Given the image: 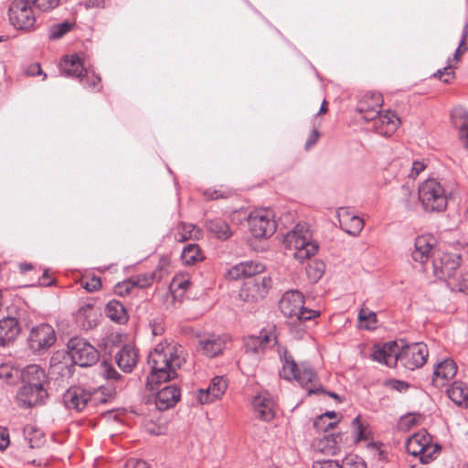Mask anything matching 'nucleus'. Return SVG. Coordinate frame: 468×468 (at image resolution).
<instances>
[{"mask_svg":"<svg viewBox=\"0 0 468 468\" xmlns=\"http://www.w3.org/2000/svg\"><path fill=\"white\" fill-rule=\"evenodd\" d=\"M184 363V350L181 346L176 343H159L148 356L150 374L146 379V387L154 390L161 382L176 378V370Z\"/></svg>","mask_w":468,"mask_h":468,"instance_id":"f257e3e1","label":"nucleus"},{"mask_svg":"<svg viewBox=\"0 0 468 468\" xmlns=\"http://www.w3.org/2000/svg\"><path fill=\"white\" fill-rule=\"evenodd\" d=\"M279 355L282 363L280 376L286 380H296L302 387L306 388L308 394L324 392L321 387H316L314 382L317 375L313 367L308 363L296 364L292 356L285 348H279Z\"/></svg>","mask_w":468,"mask_h":468,"instance_id":"f03ea898","label":"nucleus"},{"mask_svg":"<svg viewBox=\"0 0 468 468\" xmlns=\"http://www.w3.org/2000/svg\"><path fill=\"white\" fill-rule=\"evenodd\" d=\"M287 250L299 261H303L316 254L318 245L313 240L312 231L306 223H298L283 239Z\"/></svg>","mask_w":468,"mask_h":468,"instance_id":"7ed1b4c3","label":"nucleus"},{"mask_svg":"<svg viewBox=\"0 0 468 468\" xmlns=\"http://www.w3.org/2000/svg\"><path fill=\"white\" fill-rule=\"evenodd\" d=\"M449 193L436 178H428L419 186V199L426 212H441L448 206Z\"/></svg>","mask_w":468,"mask_h":468,"instance_id":"20e7f679","label":"nucleus"},{"mask_svg":"<svg viewBox=\"0 0 468 468\" xmlns=\"http://www.w3.org/2000/svg\"><path fill=\"white\" fill-rule=\"evenodd\" d=\"M304 297L300 291L285 292L282 296L279 308L284 316L299 322L309 321L320 315V311L308 309L303 306Z\"/></svg>","mask_w":468,"mask_h":468,"instance_id":"39448f33","label":"nucleus"},{"mask_svg":"<svg viewBox=\"0 0 468 468\" xmlns=\"http://www.w3.org/2000/svg\"><path fill=\"white\" fill-rule=\"evenodd\" d=\"M107 399L98 390L93 392L79 386L70 387L63 394V403L69 410L81 412L86 408L94 407L98 402L106 403Z\"/></svg>","mask_w":468,"mask_h":468,"instance_id":"423d86ee","label":"nucleus"},{"mask_svg":"<svg viewBox=\"0 0 468 468\" xmlns=\"http://www.w3.org/2000/svg\"><path fill=\"white\" fill-rule=\"evenodd\" d=\"M461 264L459 254L448 253L438 250L433 254V260L430 265L424 266L426 271L430 270L435 277L441 280H453L458 282L457 270Z\"/></svg>","mask_w":468,"mask_h":468,"instance_id":"0eeeda50","label":"nucleus"},{"mask_svg":"<svg viewBox=\"0 0 468 468\" xmlns=\"http://www.w3.org/2000/svg\"><path fill=\"white\" fill-rule=\"evenodd\" d=\"M60 68L64 76L79 79L84 87L96 88L101 83V77L85 69L82 60L76 54L65 57Z\"/></svg>","mask_w":468,"mask_h":468,"instance_id":"6e6552de","label":"nucleus"},{"mask_svg":"<svg viewBox=\"0 0 468 468\" xmlns=\"http://www.w3.org/2000/svg\"><path fill=\"white\" fill-rule=\"evenodd\" d=\"M57 340L54 328L46 323L33 326L27 337L28 349L35 355L45 354Z\"/></svg>","mask_w":468,"mask_h":468,"instance_id":"1a4fd4ad","label":"nucleus"},{"mask_svg":"<svg viewBox=\"0 0 468 468\" xmlns=\"http://www.w3.org/2000/svg\"><path fill=\"white\" fill-rule=\"evenodd\" d=\"M248 225L250 232L255 239L269 238L276 230L273 213L266 208L251 211L248 217Z\"/></svg>","mask_w":468,"mask_h":468,"instance_id":"9d476101","label":"nucleus"},{"mask_svg":"<svg viewBox=\"0 0 468 468\" xmlns=\"http://www.w3.org/2000/svg\"><path fill=\"white\" fill-rule=\"evenodd\" d=\"M68 348L73 363L81 367H91L99 360L98 350L84 338H70Z\"/></svg>","mask_w":468,"mask_h":468,"instance_id":"9b49d317","label":"nucleus"},{"mask_svg":"<svg viewBox=\"0 0 468 468\" xmlns=\"http://www.w3.org/2000/svg\"><path fill=\"white\" fill-rule=\"evenodd\" d=\"M428 356L429 350L425 344L412 343L397 351L396 365L399 364L409 370H415L424 366Z\"/></svg>","mask_w":468,"mask_h":468,"instance_id":"f8f14e48","label":"nucleus"},{"mask_svg":"<svg viewBox=\"0 0 468 468\" xmlns=\"http://www.w3.org/2000/svg\"><path fill=\"white\" fill-rule=\"evenodd\" d=\"M8 16L11 24L19 30H29L36 23L33 5L29 0H13L9 5Z\"/></svg>","mask_w":468,"mask_h":468,"instance_id":"ddd939ff","label":"nucleus"},{"mask_svg":"<svg viewBox=\"0 0 468 468\" xmlns=\"http://www.w3.org/2000/svg\"><path fill=\"white\" fill-rule=\"evenodd\" d=\"M272 281L268 276L257 277L246 282L240 292L239 297L248 303L262 300L271 287Z\"/></svg>","mask_w":468,"mask_h":468,"instance_id":"4468645a","label":"nucleus"},{"mask_svg":"<svg viewBox=\"0 0 468 468\" xmlns=\"http://www.w3.org/2000/svg\"><path fill=\"white\" fill-rule=\"evenodd\" d=\"M47 397L46 388L23 384L16 393V402L19 407L28 409L42 404Z\"/></svg>","mask_w":468,"mask_h":468,"instance_id":"2eb2a0df","label":"nucleus"},{"mask_svg":"<svg viewBox=\"0 0 468 468\" xmlns=\"http://www.w3.org/2000/svg\"><path fill=\"white\" fill-rule=\"evenodd\" d=\"M435 239L431 235H420L415 239L411 258L415 262L427 266L428 261L438 250H434Z\"/></svg>","mask_w":468,"mask_h":468,"instance_id":"dca6fc26","label":"nucleus"},{"mask_svg":"<svg viewBox=\"0 0 468 468\" xmlns=\"http://www.w3.org/2000/svg\"><path fill=\"white\" fill-rule=\"evenodd\" d=\"M382 104L383 98L380 93L368 92L358 101L356 109L366 122H369L380 112Z\"/></svg>","mask_w":468,"mask_h":468,"instance_id":"f3484780","label":"nucleus"},{"mask_svg":"<svg viewBox=\"0 0 468 468\" xmlns=\"http://www.w3.org/2000/svg\"><path fill=\"white\" fill-rule=\"evenodd\" d=\"M457 373V366L452 359H444L434 366L431 378L432 385L437 388L445 387Z\"/></svg>","mask_w":468,"mask_h":468,"instance_id":"a211bd4d","label":"nucleus"},{"mask_svg":"<svg viewBox=\"0 0 468 468\" xmlns=\"http://www.w3.org/2000/svg\"><path fill=\"white\" fill-rule=\"evenodd\" d=\"M374 131L383 136L392 135L399 125V119L395 112L387 111L384 113H378L377 117L370 120Z\"/></svg>","mask_w":468,"mask_h":468,"instance_id":"6ab92c4d","label":"nucleus"},{"mask_svg":"<svg viewBox=\"0 0 468 468\" xmlns=\"http://www.w3.org/2000/svg\"><path fill=\"white\" fill-rule=\"evenodd\" d=\"M276 344L277 336L274 332L262 330L259 335L248 336L245 339L244 346L248 353L258 354Z\"/></svg>","mask_w":468,"mask_h":468,"instance_id":"aec40b11","label":"nucleus"},{"mask_svg":"<svg viewBox=\"0 0 468 468\" xmlns=\"http://www.w3.org/2000/svg\"><path fill=\"white\" fill-rule=\"evenodd\" d=\"M227 388V380L221 376H217L211 379L207 388L198 390L197 399L202 404L214 402L226 392Z\"/></svg>","mask_w":468,"mask_h":468,"instance_id":"412c9836","label":"nucleus"},{"mask_svg":"<svg viewBox=\"0 0 468 468\" xmlns=\"http://www.w3.org/2000/svg\"><path fill=\"white\" fill-rule=\"evenodd\" d=\"M180 398V388L175 384L167 385L158 390L155 395L154 404L158 410L164 411L173 408L179 401Z\"/></svg>","mask_w":468,"mask_h":468,"instance_id":"4be33fe9","label":"nucleus"},{"mask_svg":"<svg viewBox=\"0 0 468 468\" xmlns=\"http://www.w3.org/2000/svg\"><path fill=\"white\" fill-rule=\"evenodd\" d=\"M341 229L351 236H357L364 227V221L358 216L353 215L349 208L341 207L337 212Z\"/></svg>","mask_w":468,"mask_h":468,"instance_id":"5701e85b","label":"nucleus"},{"mask_svg":"<svg viewBox=\"0 0 468 468\" xmlns=\"http://www.w3.org/2000/svg\"><path fill=\"white\" fill-rule=\"evenodd\" d=\"M398 345L396 342L374 345L371 358L388 367L396 366Z\"/></svg>","mask_w":468,"mask_h":468,"instance_id":"b1692460","label":"nucleus"},{"mask_svg":"<svg viewBox=\"0 0 468 468\" xmlns=\"http://www.w3.org/2000/svg\"><path fill=\"white\" fill-rule=\"evenodd\" d=\"M426 167L425 160L410 162V160L399 159L390 164V169L399 168L397 176L412 179H415Z\"/></svg>","mask_w":468,"mask_h":468,"instance_id":"393cba45","label":"nucleus"},{"mask_svg":"<svg viewBox=\"0 0 468 468\" xmlns=\"http://www.w3.org/2000/svg\"><path fill=\"white\" fill-rule=\"evenodd\" d=\"M20 378L23 384L33 386L35 384L38 388H46L48 377L45 370L38 365L32 364L24 367L20 372Z\"/></svg>","mask_w":468,"mask_h":468,"instance_id":"a878e982","label":"nucleus"},{"mask_svg":"<svg viewBox=\"0 0 468 468\" xmlns=\"http://www.w3.org/2000/svg\"><path fill=\"white\" fill-rule=\"evenodd\" d=\"M20 325L15 317H5L0 320V346L5 347L17 338Z\"/></svg>","mask_w":468,"mask_h":468,"instance_id":"bb28decb","label":"nucleus"},{"mask_svg":"<svg viewBox=\"0 0 468 468\" xmlns=\"http://www.w3.org/2000/svg\"><path fill=\"white\" fill-rule=\"evenodd\" d=\"M252 407L257 418L270 421L274 417V402L269 394L262 393L255 396L252 399Z\"/></svg>","mask_w":468,"mask_h":468,"instance_id":"cd10ccee","label":"nucleus"},{"mask_svg":"<svg viewBox=\"0 0 468 468\" xmlns=\"http://www.w3.org/2000/svg\"><path fill=\"white\" fill-rule=\"evenodd\" d=\"M115 362L123 372H132L138 362L136 349L131 345L123 346L115 355Z\"/></svg>","mask_w":468,"mask_h":468,"instance_id":"c85d7f7f","label":"nucleus"},{"mask_svg":"<svg viewBox=\"0 0 468 468\" xmlns=\"http://www.w3.org/2000/svg\"><path fill=\"white\" fill-rule=\"evenodd\" d=\"M451 118L453 126L459 130L460 140L468 149V111L462 106L455 107L452 111Z\"/></svg>","mask_w":468,"mask_h":468,"instance_id":"c756f323","label":"nucleus"},{"mask_svg":"<svg viewBox=\"0 0 468 468\" xmlns=\"http://www.w3.org/2000/svg\"><path fill=\"white\" fill-rule=\"evenodd\" d=\"M431 436L427 431L421 430L408 439L406 442L407 452L412 456H419L424 448L431 446Z\"/></svg>","mask_w":468,"mask_h":468,"instance_id":"7c9ffc66","label":"nucleus"},{"mask_svg":"<svg viewBox=\"0 0 468 468\" xmlns=\"http://www.w3.org/2000/svg\"><path fill=\"white\" fill-rule=\"evenodd\" d=\"M228 340L227 335H210L208 338L201 340L199 344L207 356L215 357L223 352Z\"/></svg>","mask_w":468,"mask_h":468,"instance_id":"2f4dec72","label":"nucleus"},{"mask_svg":"<svg viewBox=\"0 0 468 468\" xmlns=\"http://www.w3.org/2000/svg\"><path fill=\"white\" fill-rule=\"evenodd\" d=\"M206 228L210 234L220 240H227L233 235L229 223L220 218L207 219Z\"/></svg>","mask_w":468,"mask_h":468,"instance_id":"473e14b6","label":"nucleus"},{"mask_svg":"<svg viewBox=\"0 0 468 468\" xmlns=\"http://www.w3.org/2000/svg\"><path fill=\"white\" fill-rule=\"evenodd\" d=\"M341 437L339 434H324L321 439L314 442L317 451L325 454L335 455L339 450Z\"/></svg>","mask_w":468,"mask_h":468,"instance_id":"72a5a7b5","label":"nucleus"},{"mask_svg":"<svg viewBox=\"0 0 468 468\" xmlns=\"http://www.w3.org/2000/svg\"><path fill=\"white\" fill-rule=\"evenodd\" d=\"M105 314L112 321L118 324H125L128 321L126 308L117 300H112L106 304Z\"/></svg>","mask_w":468,"mask_h":468,"instance_id":"f704fd0d","label":"nucleus"},{"mask_svg":"<svg viewBox=\"0 0 468 468\" xmlns=\"http://www.w3.org/2000/svg\"><path fill=\"white\" fill-rule=\"evenodd\" d=\"M200 235L199 229L191 223L179 222L175 229L174 238L177 242H185Z\"/></svg>","mask_w":468,"mask_h":468,"instance_id":"c9c22d12","label":"nucleus"},{"mask_svg":"<svg viewBox=\"0 0 468 468\" xmlns=\"http://www.w3.org/2000/svg\"><path fill=\"white\" fill-rule=\"evenodd\" d=\"M205 259L200 247L196 243L186 245L181 253V260L185 265H194Z\"/></svg>","mask_w":468,"mask_h":468,"instance_id":"e433bc0d","label":"nucleus"},{"mask_svg":"<svg viewBox=\"0 0 468 468\" xmlns=\"http://www.w3.org/2000/svg\"><path fill=\"white\" fill-rule=\"evenodd\" d=\"M447 394L449 399L457 405H462L468 401V387L463 382L454 381L447 389Z\"/></svg>","mask_w":468,"mask_h":468,"instance_id":"4c0bfd02","label":"nucleus"},{"mask_svg":"<svg viewBox=\"0 0 468 468\" xmlns=\"http://www.w3.org/2000/svg\"><path fill=\"white\" fill-rule=\"evenodd\" d=\"M337 416L335 411H327L320 415L314 422V427L317 431H327L330 429H334L338 422L336 420Z\"/></svg>","mask_w":468,"mask_h":468,"instance_id":"58836bf2","label":"nucleus"},{"mask_svg":"<svg viewBox=\"0 0 468 468\" xmlns=\"http://www.w3.org/2000/svg\"><path fill=\"white\" fill-rule=\"evenodd\" d=\"M131 278L134 287L141 289L151 286L154 282L160 281V276L158 277V274L154 273V271L151 273H140L133 275Z\"/></svg>","mask_w":468,"mask_h":468,"instance_id":"ea45409f","label":"nucleus"},{"mask_svg":"<svg viewBox=\"0 0 468 468\" xmlns=\"http://www.w3.org/2000/svg\"><path fill=\"white\" fill-rule=\"evenodd\" d=\"M324 272V264L323 261H314L311 262L306 268L308 279L312 282H317Z\"/></svg>","mask_w":468,"mask_h":468,"instance_id":"a19ab883","label":"nucleus"},{"mask_svg":"<svg viewBox=\"0 0 468 468\" xmlns=\"http://www.w3.org/2000/svg\"><path fill=\"white\" fill-rule=\"evenodd\" d=\"M73 27V24L65 21L59 24L53 25L49 27V38L50 39H59L65 34L69 32Z\"/></svg>","mask_w":468,"mask_h":468,"instance_id":"79ce46f5","label":"nucleus"},{"mask_svg":"<svg viewBox=\"0 0 468 468\" xmlns=\"http://www.w3.org/2000/svg\"><path fill=\"white\" fill-rule=\"evenodd\" d=\"M441 450V446L437 443L428 446L424 448V450L419 454L420 461L421 463L427 464L430 463L432 460H434V455Z\"/></svg>","mask_w":468,"mask_h":468,"instance_id":"37998d69","label":"nucleus"},{"mask_svg":"<svg viewBox=\"0 0 468 468\" xmlns=\"http://www.w3.org/2000/svg\"><path fill=\"white\" fill-rule=\"evenodd\" d=\"M243 267L246 271L244 272L245 278L260 274L265 270V266L262 263L253 261H243Z\"/></svg>","mask_w":468,"mask_h":468,"instance_id":"c03bdc74","label":"nucleus"},{"mask_svg":"<svg viewBox=\"0 0 468 468\" xmlns=\"http://www.w3.org/2000/svg\"><path fill=\"white\" fill-rule=\"evenodd\" d=\"M341 468H367L366 463L356 455L346 456L340 464Z\"/></svg>","mask_w":468,"mask_h":468,"instance_id":"a18cd8bd","label":"nucleus"},{"mask_svg":"<svg viewBox=\"0 0 468 468\" xmlns=\"http://www.w3.org/2000/svg\"><path fill=\"white\" fill-rule=\"evenodd\" d=\"M353 428L356 433V441H367V427L361 422L360 417H356L352 421Z\"/></svg>","mask_w":468,"mask_h":468,"instance_id":"49530a36","label":"nucleus"},{"mask_svg":"<svg viewBox=\"0 0 468 468\" xmlns=\"http://www.w3.org/2000/svg\"><path fill=\"white\" fill-rule=\"evenodd\" d=\"M40 11L48 12L58 5L59 0H29Z\"/></svg>","mask_w":468,"mask_h":468,"instance_id":"de8ad7c7","label":"nucleus"},{"mask_svg":"<svg viewBox=\"0 0 468 468\" xmlns=\"http://www.w3.org/2000/svg\"><path fill=\"white\" fill-rule=\"evenodd\" d=\"M81 286L88 292L98 291L101 287V281L99 277L92 276L81 280Z\"/></svg>","mask_w":468,"mask_h":468,"instance_id":"09e8293b","label":"nucleus"},{"mask_svg":"<svg viewBox=\"0 0 468 468\" xmlns=\"http://www.w3.org/2000/svg\"><path fill=\"white\" fill-rule=\"evenodd\" d=\"M133 288L134 285L132 281V278L130 277L129 279L117 283L116 286L114 287V292L116 294L120 296H124L129 294Z\"/></svg>","mask_w":468,"mask_h":468,"instance_id":"8fccbe9b","label":"nucleus"},{"mask_svg":"<svg viewBox=\"0 0 468 468\" xmlns=\"http://www.w3.org/2000/svg\"><path fill=\"white\" fill-rule=\"evenodd\" d=\"M101 374L107 379L118 380L122 378L121 374L118 373L112 365L108 364L105 361H103L101 364Z\"/></svg>","mask_w":468,"mask_h":468,"instance_id":"3c124183","label":"nucleus"},{"mask_svg":"<svg viewBox=\"0 0 468 468\" xmlns=\"http://www.w3.org/2000/svg\"><path fill=\"white\" fill-rule=\"evenodd\" d=\"M170 265V260L166 256L160 258L158 265L156 266L154 273H157L160 276V281L168 274V267Z\"/></svg>","mask_w":468,"mask_h":468,"instance_id":"603ef678","label":"nucleus"},{"mask_svg":"<svg viewBox=\"0 0 468 468\" xmlns=\"http://www.w3.org/2000/svg\"><path fill=\"white\" fill-rule=\"evenodd\" d=\"M454 75L452 66H447L442 69H438L433 76L441 80L444 83H449L454 78Z\"/></svg>","mask_w":468,"mask_h":468,"instance_id":"864d4df0","label":"nucleus"},{"mask_svg":"<svg viewBox=\"0 0 468 468\" xmlns=\"http://www.w3.org/2000/svg\"><path fill=\"white\" fill-rule=\"evenodd\" d=\"M385 386L399 392H405L410 387L407 382L398 379H388L385 381Z\"/></svg>","mask_w":468,"mask_h":468,"instance_id":"5fc2aeb1","label":"nucleus"},{"mask_svg":"<svg viewBox=\"0 0 468 468\" xmlns=\"http://www.w3.org/2000/svg\"><path fill=\"white\" fill-rule=\"evenodd\" d=\"M244 272H246V271L243 267V262H240V263H238L234 266H232L228 271V275L232 280H239V279L245 278Z\"/></svg>","mask_w":468,"mask_h":468,"instance_id":"6e6d98bb","label":"nucleus"},{"mask_svg":"<svg viewBox=\"0 0 468 468\" xmlns=\"http://www.w3.org/2000/svg\"><path fill=\"white\" fill-rule=\"evenodd\" d=\"M229 191H221L216 189H207L204 192V196L208 200H216L218 198H228L229 197Z\"/></svg>","mask_w":468,"mask_h":468,"instance_id":"4d7b16f0","label":"nucleus"},{"mask_svg":"<svg viewBox=\"0 0 468 468\" xmlns=\"http://www.w3.org/2000/svg\"><path fill=\"white\" fill-rule=\"evenodd\" d=\"M14 374H18L17 370H14L8 365H1L0 366V378L5 379L6 382L11 383L14 378Z\"/></svg>","mask_w":468,"mask_h":468,"instance_id":"13d9d810","label":"nucleus"},{"mask_svg":"<svg viewBox=\"0 0 468 468\" xmlns=\"http://www.w3.org/2000/svg\"><path fill=\"white\" fill-rule=\"evenodd\" d=\"M92 315H95L94 314V307L90 303H86L80 307L78 311V319H87L90 318Z\"/></svg>","mask_w":468,"mask_h":468,"instance_id":"bf43d9fd","label":"nucleus"},{"mask_svg":"<svg viewBox=\"0 0 468 468\" xmlns=\"http://www.w3.org/2000/svg\"><path fill=\"white\" fill-rule=\"evenodd\" d=\"M313 468H341L340 463L334 460L315 461Z\"/></svg>","mask_w":468,"mask_h":468,"instance_id":"052dcab7","label":"nucleus"},{"mask_svg":"<svg viewBox=\"0 0 468 468\" xmlns=\"http://www.w3.org/2000/svg\"><path fill=\"white\" fill-rule=\"evenodd\" d=\"M320 137V133L319 131L316 129V128H314L306 141V144H305V149L306 150H309L310 148H312L314 145L316 144L318 139Z\"/></svg>","mask_w":468,"mask_h":468,"instance_id":"680f3d73","label":"nucleus"},{"mask_svg":"<svg viewBox=\"0 0 468 468\" xmlns=\"http://www.w3.org/2000/svg\"><path fill=\"white\" fill-rule=\"evenodd\" d=\"M124 468H150L148 463L143 460L130 459L126 462Z\"/></svg>","mask_w":468,"mask_h":468,"instance_id":"e2e57ef3","label":"nucleus"},{"mask_svg":"<svg viewBox=\"0 0 468 468\" xmlns=\"http://www.w3.org/2000/svg\"><path fill=\"white\" fill-rule=\"evenodd\" d=\"M9 445V433L5 428L0 427V450L5 449Z\"/></svg>","mask_w":468,"mask_h":468,"instance_id":"0e129e2a","label":"nucleus"},{"mask_svg":"<svg viewBox=\"0 0 468 468\" xmlns=\"http://www.w3.org/2000/svg\"><path fill=\"white\" fill-rule=\"evenodd\" d=\"M358 319L360 321H371L373 323H376L377 321V315L373 312L366 311L362 309L358 314Z\"/></svg>","mask_w":468,"mask_h":468,"instance_id":"69168bd1","label":"nucleus"},{"mask_svg":"<svg viewBox=\"0 0 468 468\" xmlns=\"http://www.w3.org/2000/svg\"><path fill=\"white\" fill-rule=\"evenodd\" d=\"M400 195L403 198V201L406 203V204H409L410 203V197H411L412 195V187L407 184H404L401 186L400 187Z\"/></svg>","mask_w":468,"mask_h":468,"instance_id":"338daca9","label":"nucleus"},{"mask_svg":"<svg viewBox=\"0 0 468 468\" xmlns=\"http://www.w3.org/2000/svg\"><path fill=\"white\" fill-rule=\"evenodd\" d=\"M456 286L459 291L468 294V273L459 277Z\"/></svg>","mask_w":468,"mask_h":468,"instance_id":"774afa93","label":"nucleus"}]
</instances>
